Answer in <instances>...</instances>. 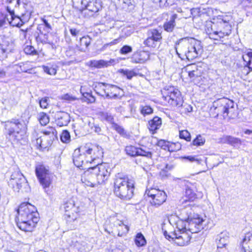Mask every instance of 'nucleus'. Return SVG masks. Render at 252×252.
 <instances>
[{
    "label": "nucleus",
    "mask_w": 252,
    "mask_h": 252,
    "mask_svg": "<svg viewBox=\"0 0 252 252\" xmlns=\"http://www.w3.org/2000/svg\"><path fill=\"white\" fill-rule=\"evenodd\" d=\"M147 38L161 41V33L156 29H151L147 32Z\"/></svg>",
    "instance_id": "obj_29"
},
{
    "label": "nucleus",
    "mask_w": 252,
    "mask_h": 252,
    "mask_svg": "<svg viewBox=\"0 0 252 252\" xmlns=\"http://www.w3.org/2000/svg\"><path fill=\"white\" fill-rule=\"evenodd\" d=\"M47 32H43V33H40L36 37V40L37 42H40L42 43H49L48 42V34Z\"/></svg>",
    "instance_id": "obj_44"
},
{
    "label": "nucleus",
    "mask_w": 252,
    "mask_h": 252,
    "mask_svg": "<svg viewBox=\"0 0 252 252\" xmlns=\"http://www.w3.org/2000/svg\"><path fill=\"white\" fill-rule=\"evenodd\" d=\"M243 61L247 63V66L252 71V52H248L242 56Z\"/></svg>",
    "instance_id": "obj_35"
},
{
    "label": "nucleus",
    "mask_w": 252,
    "mask_h": 252,
    "mask_svg": "<svg viewBox=\"0 0 252 252\" xmlns=\"http://www.w3.org/2000/svg\"><path fill=\"white\" fill-rule=\"evenodd\" d=\"M180 107H183L185 109V112H190L192 111V106L188 104H183L182 106H180Z\"/></svg>",
    "instance_id": "obj_63"
},
{
    "label": "nucleus",
    "mask_w": 252,
    "mask_h": 252,
    "mask_svg": "<svg viewBox=\"0 0 252 252\" xmlns=\"http://www.w3.org/2000/svg\"><path fill=\"white\" fill-rule=\"evenodd\" d=\"M185 195L189 199H191L194 197V194L191 189L188 188L186 189Z\"/></svg>",
    "instance_id": "obj_59"
},
{
    "label": "nucleus",
    "mask_w": 252,
    "mask_h": 252,
    "mask_svg": "<svg viewBox=\"0 0 252 252\" xmlns=\"http://www.w3.org/2000/svg\"><path fill=\"white\" fill-rule=\"evenodd\" d=\"M137 156H143L148 158H152V153L149 151H146L141 148L138 147Z\"/></svg>",
    "instance_id": "obj_41"
},
{
    "label": "nucleus",
    "mask_w": 252,
    "mask_h": 252,
    "mask_svg": "<svg viewBox=\"0 0 252 252\" xmlns=\"http://www.w3.org/2000/svg\"><path fill=\"white\" fill-rule=\"evenodd\" d=\"M184 158L189 160L190 162L195 161L197 163H200V161L201 160L198 159V158H197L196 157L192 156H189L185 157Z\"/></svg>",
    "instance_id": "obj_58"
},
{
    "label": "nucleus",
    "mask_w": 252,
    "mask_h": 252,
    "mask_svg": "<svg viewBox=\"0 0 252 252\" xmlns=\"http://www.w3.org/2000/svg\"><path fill=\"white\" fill-rule=\"evenodd\" d=\"M103 150L98 145H94L92 147L86 146L81 147L74 151L73 154V162L77 167H82L85 169V166L90 163H95L103 157Z\"/></svg>",
    "instance_id": "obj_1"
},
{
    "label": "nucleus",
    "mask_w": 252,
    "mask_h": 252,
    "mask_svg": "<svg viewBox=\"0 0 252 252\" xmlns=\"http://www.w3.org/2000/svg\"><path fill=\"white\" fill-rule=\"evenodd\" d=\"M113 127L114 128V129L120 134L122 136L125 137H126L127 136V134L126 133V132L125 131V130L124 129V128L118 125V124L115 123L113 125Z\"/></svg>",
    "instance_id": "obj_45"
},
{
    "label": "nucleus",
    "mask_w": 252,
    "mask_h": 252,
    "mask_svg": "<svg viewBox=\"0 0 252 252\" xmlns=\"http://www.w3.org/2000/svg\"><path fill=\"white\" fill-rule=\"evenodd\" d=\"M161 41L153 40L152 39L147 38L144 41L143 44L149 48L152 49L158 48L159 47Z\"/></svg>",
    "instance_id": "obj_30"
},
{
    "label": "nucleus",
    "mask_w": 252,
    "mask_h": 252,
    "mask_svg": "<svg viewBox=\"0 0 252 252\" xmlns=\"http://www.w3.org/2000/svg\"><path fill=\"white\" fill-rule=\"evenodd\" d=\"M188 76L192 80H194L197 77H200L201 73L200 71H194L193 72H187Z\"/></svg>",
    "instance_id": "obj_49"
},
{
    "label": "nucleus",
    "mask_w": 252,
    "mask_h": 252,
    "mask_svg": "<svg viewBox=\"0 0 252 252\" xmlns=\"http://www.w3.org/2000/svg\"><path fill=\"white\" fill-rule=\"evenodd\" d=\"M177 18V14H173L169 18L166 19L163 25L164 30L167 32H172L176 26L175 20Z\"/></svg>",
    "instance_id": "obj_18"
},
{
    "label": "nucleus",
    "mask_w": 252,
    "mask_h": 252,
    "mask_svg": "<svg viewBox=\"0 0 252 252\" xmlns=\"http://www.w3.org/2000/svg\"><path fill=\"white\" fill-rule=\"evenodd\" d=\"M179 136L181 138L185 139L187 141H190L191 140L190 134L187 130L180 131Z\"/></svg>",
    "instance_id": "obj_46"
},
{
    "label": "nucleus",
    "mask_w": 252,
    "mask_h": 252,
    "mask_svg": "<svg viewBox=\"0 0 252 252\" xmlns=\"http://www.w3.org/2000/svg\"><path fill=\"white\" fill-rule=\"evenodd\" d=\"M175 49L180 58L189 61L198 58L203 51L201 41L194 38L181 39L176 43Z\"/></svg>",
    "instance_id": "obj_2"
},
{
    "label": "nucleus",
    "mask_w": 252,
    "mask_h": 252,
    "mask_svg": "<svg viewBox=\"0 0 252 252\" xmlns=\"http://www.w3.org/2000/svg\"><path fill=\"white\" fill-rule=\"evenodd\" d=\"M6 140L7 146L17 143L22 138L25 126L18 119H12L4 123V125Z\"/></svg>",
    "instance_id": "obj_7"
},
{
    "label": "nucleus",
    "mask_w": 252,
    "mask_h": 252,
    "mask_svg": "<svg viewBox=\"0 0 252 252\" xmlns=\"http://www.w3.org/2000/svg\"><path fill=\"white\" fill-rule=\"evenodd\" d=\"M132 51V47L129 45L123 46L120 50L121 54L125 55L131 52Z\"/></svg>",
    "instance_id": "obj_51"
},
{
    "label": "nucleus",
    "mask_w": 252,
    "mask_h": 252,
    "mask_svg": "<svg viewBox=\"0 0 252 252\" xmlns=\"http://www.w3.org/2000/svg\"><path fill=\"white\" fill-rule=\"evenodd\" d=\"M9 15L10 18H7V22L11 26L20 27L24 24V22L22 21L21 18L15 13H14V15L12 14Z\"/></svg>",
    "instance_id": "obj_26"
},
{
    "label": "nucleus",
    "mask_w": 252,
    "mask_h": 252,
    "mask_svg": "<svg viewBox=\"0 0 252 252\" xmlns=\"http://www.w3.org/2000/svg\"><path fill=\"white\" fill-rule=\"evenodd\" d=\"M20 2V0H7V5L5 7L6 11L9 14L14 15V13L19 8Z\"/></svg>",
    "instance_id": "obj_22"
},
{
    "label": "nucleus",
    "mask_w": 252,
    "mask_h": 252,
    "mask_svg": "<svg viewBox=\"0 0 252 252\" xmlns=\"http://www.w3.org/2000/svg\"><path fill=\"white\" fill-rule=\"evenodd\" d=\"M42 132L44 135L37 138L36 143L39 147L46 148L57 139V132L55 127L49 126L43 130Z\"/></svg>",
    "instance_id": "obj_12"
},
{
    "label": "nucleus",
    "mask_w": 252,
    "mask_h": 252,
    "mask_svg": "<svg viewBox=\"0 0 252 252\" xmlns=\"http://www.w3.org/2000/svg\"><path fill=\"white\" fill-rule=\"evenodd\" d=\"M39 103L41 108H47L49 105V98L47 97H43L39 100Z\"/></svg>",
    "instance_id": "obj_50"
},
{
    "label": "nucleus",
    "mask_w": 252,
    "mask_h": 252,
    "mask_svg": "<svg viewBox=\"0 0 252 252\" xmlns=\"http://www.w3.org/2000/svg\"><path fill=\"white\" fill-rule=\"evenodd\" d=\"M60 139L62 142L67 143L70 141V135L69 132L67 130L63 131L60 135Z\"/></svg>",
    "instance_id": "obj_40"
},
{
    "label": "nucleus",
    "mask_w": 252,
    "mask_h": 252,
    "mask_svg": "<svg viewBox=\"0 0 252 252\" xmlns=\"http://www.w3.org/2000/svg\"><path fill=\"white\" fill-rule=\"evenodd\" d=\"M7 16L4 12L0 13V27L5 25L6 22L7 21Z\"/></svg>",
    "instance_id": "obj_53"
},
{
    "label": "nucleus",
    "mask_w": 252,
    "mask_h": 252,
    "mask_svg": "<svg viewBox=\"0 0 252 252\" xmlns=\"http://www.w3.org/2000/svg\"><path fill=\"white\" fill-rule=\"evenodd\" d=\"M101 9V4L100 0H93L87 5L85 9L89 11L96 13Z\"/></svg>",
    "instance_id": "obj_24"
},
{
    "label": "nucleus",
    "mask_w": 252,
    "mask_h": 252,
    "mask_svg": "<svg viewBox=\"0 0 252 252\" xmlns=\"http://www.w3.org/2000/svg\"><path fill=\"white\" fill-rule=\"evenodd\" d=\"M42 23L38 25L37 27V30L40 33L43 32L49 33L52 30L51 25L48 23V20L44 18L41 19Z\"/></svg>",
    "instance_id": "obj_25"
},
{
    "label": "nucleus",
    "mask_w": 252,
    "mask_h": 252,
    "mask_svg": "<svg viewBox=\"0 0 252 252\" xmlns=\"http://www.w3.org/2000/svg\"><path fill=\"white\" fill-rule=\"evenodd\" d=\"M135 243L138 247H142L146 245V240L141 233H139L136 235Z\"/></svg>",
    "instance_id": "obj_33"
},
{
    "label": "nucleus",
    "mask_w": 252,
    "mask_h": 252,
    "mask_svg": "<svg viewBox=\"0 0 252 252\" xmlns=\"http://www.w3.org/2000/svg\"><path fill=\"white\" fill-rule=\"evenodd\" d=\"M98 68L108 66V63L106 61L100 60L98 61Z\"/></svg>",
    "instance_id": "obj_60"
},
{
    "label": "nucleus",
    "mask_w": 252,
    "mask_h": 252,
    "mask_svg": "<svg viewBox=\"0 0 252 252\" xmlns=\"http://www.w3.org/2000/svg\"><path fill=\"white\" fill-rule=\"evenodd\" d=\"M24 51L27 55H31L32 56L38 55L37 51L31 45H27L24 48Z\"/></svg>",
    "instance_id": "obj_43"
},
{
    "label": "nucleus",
    "mask_w": 252,
    "mask_h": 252,
    "mask_svg": "<svg viewBox=\"0 0 252 252\" xmlns=\"http://www.w3.org/2000/svg\"><path fill=\"white\" fill-rule=\"evenodd\" d=\"M118 71L123 75L126 76L127 79L129 80L131 79L133 76L136 75V73H135L133 70H129L127 69H121L119 70Z\"/></svg>",
    "instance_id": "obj_36"
},
{
    "label": "nucleus",
    "mask_w": 252,
    "mask_h": 252,
    "mask_svg": "<svg viewBox=\"0 0 252 252\" xmlns=\"http://www.w3.org/2000/svg\"><path fill=\"white\" fill-rule=\"evenodd\" d=\"M8 184L16 191H19L20 189L27 191L29 188L26 179L17 167L12 173Z\"/></svg>",
    "instance_id": "obj_9"
},
{
    "label": "nucleus",
    "mask_w": 252,
    "mask_h": 252,
    "mask_svg": "<svg viewBox=\"0 0 252 252\" xmlns=\"http://www.w3.org/2000/svg\"><path fill=\"white\" fill-rule=\"evenodd\" d=\"M135 182L126 177H121L118 174L114 182V193L124 201L129 200L133 196Z\"/></svg>",
    "instance_id": "obj_5"
},
{
    "label": "nucleus",
    "mask_w": 252,
    "mask_h": 252,
    "mask_svg": "<svg viewBox=\"0 0 252 252\" xmlns=\"http://www.w3.org/2000/svg\"><path fill=\"white\" fill-rule=\"evenodd\" d=\"M35 173L40 184L47 192V189L49 188L52 183L51 175L49 170L44 165H39L36 167Z\"/></svg>",
    "instance_id": "obj_13"
},
{
    "label": "nucleus",
    "mask_w": 252,
    "mask_h": 252,
    "mask_svg": "<svg viewBox=\"0 0 252 252\" xmlns=\"http://www.w3.org/2000/svg\"><path fill=\"white\" fill-rule=\"evenodd\" d=\"M163 98L174 107L182 106L183 99L180 92L173 87L164 89L162 91Z\"/></svg>",
    "instance_id": "obj_10"
},
{
    "label": "nucleus",
    "mask_w": 252,
    "mask_h": 252,
    "mask_svg": "<svg viewBox=\"0 0 252 252\" xmlns=\"http://www.w3.org/2000/svg\"><path fill=\"white\" fill-rule=\"evenodd\" d=\"M92 129L98 134H102V129L98 126L94 125V126L92 127Z\"/></svg>",
    "instance_id": "obj_62"
},
{
    "label": "nucleus",
    "mask_w": 252,
    "mask_h": 252,
    "mask_svg": "<svg viewBox=\"0 0 252 252\" xmlns=\"http://www.w3.org/2000/svg\"><path fill=\"white\" fill-rule=\"evenodd\" d=\"M205 139L201 135H198L193 140L192 144L195 146H201L204 144Z\"/></svg>",
    "instance_id": "obj_48"
},
{
    "label": "nucleus",
    "mask_w": 252,
    "mask_h": 252,
    "mask_svg": "<svg viewBox=\"0 0 252 252\" xmlns=\"http://www.w3.org/2000/svg\"><path fill=\"white\" fill-rule=\"evenodd\" d=\"M69 121V115L66 113H62L56 120V123L58 126H63L67 125Z\"/></svg>",
    "instance_id": "obj_28"
},
{
    "label": "nucleus",
    "mask_w": 252,
    "mask_h": 252,
    "mask_svg": "<svg viewBox=\"0 0 252 252\" xmlns=\"http://www.w3.org/2000/svg\"><path fill=\"white\" fill-rule=\"evenodd\" d=\"M43 69L45 72L49 75H55L56 74V70L54 68L44 65L43 66Z\"/></svg>",
    "instance_id": "obj_56"
},
{
    "label": "nucleus",
    "mask_w": 252,
    "mask_h": 252,
    "mask_svg": "<svg viewBox=\"0 0 252 252\" xmlns=\"http://www.w3.org/2000/svg\"><path fill=\"white\" fill-rule=\"evenodd\" d=\"M243 252H252V234H246L242 242Z\"/></svg>",
    "instance_id": "obj_21"
},
{
    "label": "nucleus",
    "mask_w": 252,
    "mask_h": 252,
    "mask_svg": "<svg viewBox=\"0 0 252 252\" xmlns=\"http://www.w3.org/2000/svg\"><path fill=\"white\" fill-rule=\"evenodd\" d=\"M99 160L95 161L96 166L90 167L85 171V175L86 178L84 183L90 187H94L97 184L105 183L109 178L110 174V169L109 166L105 163H100Z\"/></svg>",
    "instance_id": "obj_4"
},
{
    "label": "nucleus",
    "mask_w": 252,
    "mask_h": 252,
    "mask_svg": "<svg viewBox=\"0 0 252 252\" xmlns=\"http://www.w3.org/2000/svg\"><path fill=\"white\" fill-rule=\"evenodd\" d=\"M115 225L118 227V236H123L126 235L129 230V227L127 225H126L124 222L118 220L115 221Z\"/></svg>",
    "instance_id": "obj_27"
},
{
    "label": "nucleus",
    "mask_w": 252,
    "mask_h": 252,
    "mask_svg": "<svg viewBox=\"0 0 252 252\" xmlns=\"http://www.w3.org/2000/svg\"><path fill=\"white\" fill-rule=\"evenodd\" d=\"M229 17L226 15H219L213 21L208 22L205 31L210 39L220 40L231 32V26L229 23Z\"/></svg>",
    "instance_id": "obj_3"
},
{
    "label": "nucleus",
    "mask_w": 252,
    "mask_h": 252,
    "mask_svg": "<svg viewBox=\"0 0 252 252\" xmlns=\"http://www.w3.org/2000/svg\"><path fill=\"white\" fill-rule=\"evenodd\" d=\"M220 142L222 143L228 144L233 146H235L238 144L240 145L242 143V141L240 139L230 135L223 136L221 138Z\"/></svg>",
    "instance_id": "obj_23"
},
{
    "label": "nucleus",
    "mask_w": 252,
    "mask_h": 252,
    "mask_svg": "<svg viewBox=\"0 0 252 252\" xmlns=\"http://www.w3.org/2000/svg\"><path fill=\"white\" fill-rule=\"evenodd\" d=\"M177 231H175L173 232H171L170 234L167 233V232L165 231L164 232V235L165 237L169 240V241L172 240L175 242V239L177 236Z\"/></svg>",
    "instance_id": "obj_54"
},
{
    "label": "nucleus",
    "mask_w": 252,
    "mask_h": 252,
    "mask_svg": "<svg viewBox=\"0 0 252 252\" xmlns=\"http://www.w3.org/2000/svg\"><path fill=\"white\" fill-rule=\"evenodd\" d=\"M183 221H179L177 223V236L175 239V243L180 246H184L189 244L191 239L190 234L187 231V224L182 226Z\"/></svg>",
    "instance_id": "obj_14"
},
{
    "label": "nucleus",
    "mask_w": 252,
    "mask_h": 252,
    "mask_svg": "<svg viewBox=\"0 0 252 252\" xmlns=\"http://www.w3.org/2000/svg\"><path fill=\"white\" fill-rule=\"evenodd\" d=\"M91 42V38L89 36H83L80 39V50L85 51Z\"/></svg>",
    "instance_id": "obj_31"
},
{
    "label": "nucleus",
    "mask_w": 252,
    "mask_h": 252,
    "mask_svg": "<svg viewBox=\"0 0 252 252\" xmlns=\"http://www.w3.org/2000/svg\"><path fill=\"white\" fill-rule=\"evenodd\" d=\"M138 147L132 145L127 146L125 148V151L127 155L131 157L137 156Z\"/></svg>",
    "instance_id": "obj_34"
},
{
    "label": "nucleus",
    "mask_w": 252,
    "mask_h": 252,
    "mask_svg": "<svg viewBox=\"0 0 252 252\" xmlns=\"http://www.w3.org/2000/svg\"><path fill=\"white\" fill-rule=\"evenodd\" d=\"M61 98L68 101H72L76 99L75 97L68 94H66L62 95Z\"/></svg>",
    "instance_id": "obj_57"
},
{
    "label": "nucleus",
    "mask_w": 252,
    "mask_h": 252,
    "mask_svg": "<svg viewBox=\"0 0 252 252\" xmlns=\"http://www.w3.org/2000/svg\"><path fill=\"white\" fill-rule=\"evenodd\" d=\"M181 216L182 218L180 221H185L182 226L187 224V231L190 234L197 233L203 229L204 220L198 215L194 214L190 206L182 210Z\"/></svg>",
    "instance_id": "obj_8"
},
{
    "label": "nucleus",
    "mask_w": 252,
    "mask_h": 252,
    "mask_svg": "<svg viewBox=\"0 0 252 252\" xmlns=\"http://www.w3.org/2000/svg\"><path fill=\"white\" fill-rule=\"evenodd\" d=\"M121 37H119V38H118L117 39H115L112 41H111L110 43L107 44L106 45H109V46L115 45V44H117L119 43L121 41Z\"/></svg>",
    "instance_id": "obj_64"
},
{
    "label": "nucleus",
    "mask_w": 252,
    "mask_h": 252,
    "mask_svg": "<svg viewBox=\"0 0 252 252\" xmlns=\"http://www.w3.org/2000/svg\"><path fill=\"white\" fill-rule=\"evenodd\" d=\"M162 190H159L158 189H157L155 188H151V189H147L146 190V194L150 197L151 198L154 195H156L158 193H159Z\"/></svg>",
    "instance_id": "obj_47"
},
{
    "label": "nucleus",
    "mask_w": 252,
    "mask_h": 252,
    "mask_svg": "<svg viewBox=\"0 0 252 252\" xmlns=\"http://www.w3.org/2000/svg\"><path fill=\"white\" fill-rule=\"evenodd\" d=\"M102 86H104L105 87H108V88L107 89L110 91V93L106 92L105 89H103V93L96 91V93L98 95L102 96H104V95H105V97L107 98L115 99L118 97L119 93H117V92H119L120 91V88L114 85L109 84L106 83L99 82L97 84L96 86H95V88L97 89V90H98L101 89Z\"/></svg>",
    "instance_id": "obj_15"
},
{
    "label": "nucleus",
    "mask_w": 252,
    "mask_h": 252,
    "mask_svg": "<svg viewBox=\"0 0 252 252\" xmlns=\"http://www.w3.org/2000/svg\"><path fill=\"white\" fill-rule=\"evenodd\" d=\"M228 236L226 232L220 233L216 238V243L228 245Z\"/></svg>",
    "instance_id": "obj_32"
},
{
    "label": "nucleus",
    "mask_w": 252,
    "mask_h": 252,
    "mask_svg": "<svg viewBox=\"0 0 252 252\" xmlns=\"http://www.w3.org/2000/svg\"><path fill=\"white\" fill-rule=\"evenodd\" d=\"M181 149V145L179 142L172 143L169 142L168 146V151L170 152H174L180 150Z\"/></svg>",
    "instance_id": "obj_39"
},
{
    "label": "nucleus",
    "mask_w": 252,
    "mask_h": 252,
    "mask_svg": "<svg viewBox=\"0 0 252 252\" xmlns=\"http://www.w3.org/2000/svg\"><path fill=\"white\" fill-rule=\"evenodd\" d=\"M185 70L186 72H193L194 71H200L198 69L197 66L194 63L189 64L185 68Z\"/></svg>",
    "instance_id": "obj_55"
},
{
    "label": "nucleus",
    "mask_w": 252,
    "mask_h": 252,
    "mask_svg": "<svg viewBox=\"0 0 252 252\" xmlns=\"http://www.w3.org/2000/svg\"><path fill=\"white\" fill-rule=\"evenodd\" d=\"M39 218V214L36 208L28 202L21 203L17 210V215L15 219L23 220Z\"/></svg>",
    "instance_id": "obj_11"
},
{
    "label": "nucleus",
    "mask_w": 252,
    "mask_h": 252,
    "mask_svg": "<svg viewBox=\"0 0 252 252\" xmlns=\"http://www.w3.org/2000/svg\"><path fill=\"white\" fill-rule=\"evenodd\" d=\"M140 111L142 115L144 116L148 115L153 113V109L149 106L145 105L140 106Z\"/></svg>",
    "instance_id": "obj_37"
},
{
    "label": "nucleus",
    "mask_w": 252,
    "mask_h": 252,
    "mask_svg": "<svg viewBox=\"0 0 252 252\" xmlns=\"http://www.w3.org/2000/svg\"><path fill=\"white\" fill-rule=\"evenodd\" d=\"M39 121L42 126L46 125L49 122L48 116L45 113H41L39 115Z\"/></svg>",
    "instance_id": "obj_38"
},
{
    "label": "nucleus",
    "mask_w": 252,
    "mask_h": 252,
    "mask_svg": "<svg viewBox=\"0 0 252 252\" xmlns=\"http://www.w3.org/2000/svg\"><path fill=\"white\" fill-rule=\"evenodd\" d=\"M101 116L102 119L112 124L113 125L115 124L114 119L110 113L104 112L101 114Z\"/></svg>",
    "instance_id": "obj_42"
},
{
    "label": "nucleus",
    "mask_w": 252,
    "mask_h": 252,
    "mask_svg": "<svg viewBox=\"0 0 252 252\" xmlns=\"http://www.w3.org/2000/svg\"><path fill=\"white\" fill-rule=\"evenodd\" d=\"M63 207L65 212L71 211L72 214L74 213H78L81 211V208L79 206H77L73 199L71 198L68 200L63 205Z\"/></svg>",
    "instance_id": "obj_20"
},
{
    "label": "nucleus",
    "mask_w": 252,
    "mask_h": 252,
    "mask_svg": "<svg viewBox=\"0 0 252 252\" xmlns=\"http://www.w3.org/2000/svg\"><path fill=\"white\" fill-rule=\"evenodd\" d=\"M210 113L214 118L221 115L224 118H231L236 116L235 104L233 100L222 97L214 101L210 108Z\"/></svg>",
    "instance_id": "obj_6"
},
{
    "label": "nucleus",
    "mask_w": 252,
    "mask_h": 252,
    "mask_svg": "<svg viewBox=\"0 0 252 252\" xmlns=\"http://www.w3.org/2000/svg\"><path fill=\"white\" fill-rule=\"evenodd\" d=\"M166 199V195L162 191L151 198L150 201L153 206L158 207L162 204Z\"/></svg>",
    "instance_id": "obj_19"
},
{
    "label": "nucleus",
    "mask_w": 252,
    "mask_h": 252,
    "mask_svg": "<svg viewBox=\"0 0 252 252\" xmlns=\"http://www.w3.org/2000/svg\"><path fill=\"white\" fill-rule=\"evenodd\" d=\"M69 31L72 36L75 37H77L80 32V31L75 28H71L69 29Z\"/></svg>",
    "instance_id": "obj_61"
},
{
    "label": "nucleus",
    "mask_w": 252,
    "mask_h": 252,
    "mask_svg": "<svg viewBox=\"0 0 252 252\" xmlns=\"http://www.w3.org/2000/svg\"><path fill=\"white\" fill-rule=\"evenodd\" d=\"M161 119L158 116L154 117L148 123V128L152 134H155L161 126Z\"/></svg>",
    "instance_id": "obj_17"
},
{
    "label": "nucleus",
    "mask_w": 252,
    "mask_h": 252,
    "mask_svg": "<svg viewBox=\"0 0 252 252\" xmlns=\"http://www.w3.org/2000/svg\"><path fill=\"white\" fill-rule=\"evenodd\" d=\"M169 144V142L164 140H160L158 143V145L165 150H168Z\"/></svg>",
    "instance_id": "obj_52"
},
{
    "label": "nucleus",
    "mask_w": 252,
    "mask_h": 252,
    "mask_svg": "<svg viewBox=\"0 0 252 252\" xmlns=\"http://www.w3.org/2000/svg\"><path fill=\"white\" fill-rule=\"evenodd\" d=\"M39 220L38 218L36 219L23 220H21L19 219H15V221L17 227L21 230L25 232H32L36 224Z\"/></svg>",
    "instance_id": "obj_16"
}]
</instances>
